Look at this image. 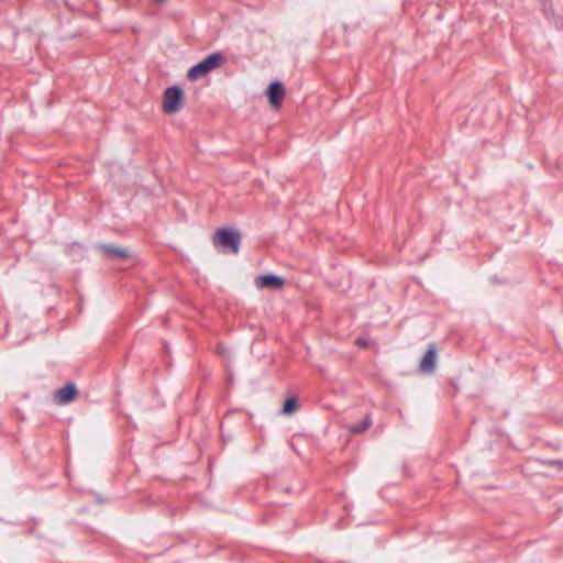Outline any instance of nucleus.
Returning a JSON list of instances; mask_svg holds the SVG:
<instances>
[{
  "label": "nucleus",
  "instance_id": "obj_1",
  "mask_svg": "<svg viewBox=\"0 0 563 563\" xmlns=\"http://www.w3.org/2000/svg\"><path fill=\"white\" fill-rule=\"evenodd\" d=\"M241 236L240 233L231 229H220L213 236L214 246L223 253L230 252L238 254L240 250Z\"/></svg>",
  "mask_w": 563,
  "mask_h": 563
},
{
  "label": "nucleus",
  "instance_id": "obj_2",
  "mask_svg": "<svg viewBox=\"0 0 563 563\" xmlns=\"http://www.w3.org/2000/svg\"><path fill=\"white\" fill-rule=\"evenodd\" d=\"M223 58V55L219 52L210 54L188 70V79L194 81L205 77L208 73L218 68Z\"/></svg>",
  "mask_w": 563,
  "mask_h": 563
},
{
  "label": "nucleus",
  "instance_id": "obj_3",
  "mask_svg": "<svg viewBox=\"0 0 563 563\" xmlns=\"http://www.w3.org/2000/svg\"><path fill=\"white\" fill-rule=\"evenodd\" d=\"M184 106V92L180 87H168L164 92L163 109L166 113L173 114L181 110Z\"/></svg>",
  "mask_w": 563,
  "mask_h": 563
},
{
  "label": "nucleus",
  "instance_id": "obj_4",
  "mask_svg": "<svg viewBox=\"0 0 563 563\" xmlns=\"http://www.w3.org/2000/svg\"><path fill=\"white\" fill-rule=\"evenodd\" d=\"M77 394V387L74 384H68L56 390L55 401L59 405L68 404L75 399Z\"/></svg>",
  "mask_w": 563,
  "mask_h": 563
},
{
  "label": "nucleus",
  "instance_id": "obj_5",
  "mask_svg": "<svg viewBox=\"0 0 563 563\" xmlns=\"http://www.w3.org/2000/svg\"><path fill=\"white\" fill-rule=\"evenodd\" d=\"M285 95L284 85L279 81H274L268 86L267 97L274 107H279Z\"/></svg>",
  "mask_w": 563,
  "mask_h": 563
},
{
  "label": "nucleus",
  "instance_id": "obj_6",
  "mask_svg": "<svg viewBox=\"0 0 563 563\" xmlns=\"http://www.w3.org/2000/svg\"><path fill=\"white\" fill-rule=\"evenodd\" d=\"M284 279L277 275L267 274L256 278V286L258 288H280L284 285Z\"/></svg>",
  "mask_w": 563,
  "mask_h": 563
},
{
  "label": "nucleus",
  "instance_id": "obj_7",
  "mask_svg": "<svg viewBox=\"0 0 563 563\" xmlns=\"http://www.w3.org/2000/svg\"><path fill=\"white\" fill-rule=\"evenodd\" d=\"M98 249L108 257L113 258H125L130 255V252L125 247H119L110 244H100Z\"/></svg>",
  "mask_w": 563,
  "mask_h": 563
},
{
  "label": "nucleus",
  "instance_id": "obj_8",
  "mask_svg": "<svg viewBox=\"0 0 563 563\" xmlns=\"http://www.w3.org/2000/svg\"><path fill=\"white\" fill-rule=\"evenodd\" d=\"M437 349L432 343L428 346L427 352L424 353V374L430 373L433 374L435 371L437 363Z\"/></svg>",
  "mask_w": 563,
  "mask_h": 563
},
{
  "label": "nucleus",
  "instance_id": "obj_9",
  "mask_svg": "<svg viewBox=\"0 0 563 563\" xmlns=\"http://www.w3.org/2000/svg\"><path fill=\"white\" fill-rule=\"evenodd\" d=\"M372 423H373L372 422V417H371L369 413H367L360 423L351 424V426L347 427V429H349L350 432L358 434V433H363L367 429H369Z\"/></svg>",
  "mask_w": 563,
  "mask_h": 563
},
{
  "label": "nucleus",
  "instance_id": "obj_10",
  "mask_svg": "<svg viewBox=\"0 0 563 563\" xmlns=\"http://www.w3.org/2000/svg\"><path fill=\"white\" fill-rule=\"evenodd\" d=\"M297 409V400L296 398L291 397L286 399L284 402V406L282 408V413L289 415L292 413Z\"/></svg>",
  "mask_w": 563,
  "mask_h": 563
},
{
  "label": "nucleus",
  "instance_id": "obj_11",
  "mask_svg": "<svg viewBox=\"0 0 563 563\" xmlns=\"http://www.w3.org/2000/svg\"><path fill=\"white\" fill-rule=\"evenodd\" d=\"M550 465H554V466H558L560 470H563V461H561V460L551 461Z\"/></svg>",
  "mask_w": 563,
  "mask_h": 563
},
{
  "label": "nucleus",
  "instance_id": "obj_12",
  "mask_svg": "<svg viewBox=\"0 0 563 563\" xmlns=\"http://www.w3.org/2000/svg\"><path fill=\"white\" fill-rule=\"evenodd\" d=\"M356 344H357L358 346H367V341H366V340H364V339H357V340H356Z\"/></svg>",
  "mask_w": 563,
  "mask_h": 563
},
{
  "label": "nucleus",
  "instance_id": "obj_13",
  "mask_svg": "<svg viewBox=\"0 0 563 563\" xmlns=\"http://www.w3.org/2000/svg\"><path fill=\"white\" fill-rule=\"evenodd\" d=\"M419 367L422 368V358L419 361Z\"/></svg>",
  "mask_w": 563,
  "mask_h": 563
}]
</instances>
